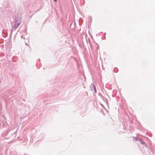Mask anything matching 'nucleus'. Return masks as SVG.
Here are the masks:
<instances>
[{
	"label": "nucleus",
	"mask_w": 155,
	"mask_h": 155,
	"mask_svg": "<svg viewBox=\"0 0 155 155\" xmlns=\"http://www.w3.org/2000/svg\"><path fill=\"white\" fill-rule=\"evenodd\" d=\"M21 23V20H17L15 21L14 25V28L16 29L18 26L20 25Z\"/></svg>",
	"instance_id": "obj_1"
},
{
	"label": "nucleus",
	"mask_w": 155,
	"mask_h": 155,
	"mask_svg": "<svg viewBox=\"0 0 155 155\" xmlns=\"http://www.w3.org/2000/svg\"><path fill=\"white\" fill-rule=\"evenodd\" d=\"M90 87L91 88V89L92 91H93V90H94V92L96 93L97 92V90L96 89V88L94 86L93 84H91L90 86Z\"/></svg>",
	"instance_id": "obj_2"
},
{
	"label": "nucleus",
	"mask_w": 155,
	"mask_h": 155,
	"mask_svg": "<svg viewBox=\"0 0 155 155\" xmlns=\"http://www.w3.org/2000/svg\"><path fill=\"white\" fill-rule=\"evenodd\" d=\"M145 143V142L144 141H142L141 143L142 144H144Z\"/></svg>",
	"instance_id": "obj_3"
},
{
	"label": "nucleus",
	"mask_w": 155,
	"mask_h": 155,
	"mask_svg": "<svg viewBox=\"0 0 155 155\" xmlns=\"http://www.w3.org/2000/svg\"><path fill=\"white\" fill-rule=\"evenodd\" d=\"M54 1L55 2H56L57 1V0H54Z\"/></svg>",
	"instance_id": "obj_4"
},
{
	"label": "nucleus",
	"mask_w": 155,
	"mask_h": 155,
	"mask_svg": "<svg viewBox=\"0 0 155 155\" xmlns=\"http://www.w3.org/2000/svg\"><path fill=\"white\" fill-rule=\"evenodd\" d=\"M21 38H22V36H21Z\"/></svg>",
	"instance_id": "obj_5"
},
{
	"label": "nucleus",
	"mask_w": 155,
	"mask_h": 155,
	"mask_svg": "<svg viewBox=\"0 0 155 155\" xmlns=\"http://www.w3.org/2000/svg\"><path fill=\"white\" fill-rule=\"evenodd\" d=\"M25 44H26V45H27V43H26Z\"/></svg>",
	"instance_id": "obj_6"
}]
</instances>
